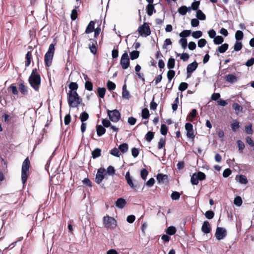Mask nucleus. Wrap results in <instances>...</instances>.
Instances as JSON below:
<instances>
[{
    "label": "nucleus",
    "mask_w": 254,
    "mask_h": 254,
    "mask_svg": "<svg viewBox=\"0 0 254 254\" xmlns=\"http://www.w3.org/2000/svg\"><path fill=\"white\" fill-rule=\"evenodd\" d=\"M166 144V139L165 138L162 137L160 139L159 141L158 144V148L159 149H161L165 147Z\"/></svg>",
    "instance_id": "32"
},
{
    "label": "nucleus",
    "mask_w": 254,
    "mask_h": 254,
    "mask_svg": "<svg viewBox=\"0 0 254 254\" xmlns=\"http://www.w3.org/2000/svg\"><path fill=\"white\" fill-rule=\"evenodd\" d=\"M19 89L20 92L23 95H26L28 93L27 87L22 83L19 84Z\"/></svg>",
    "instance_id": "25"
},
{
    "label": "nucleus",
    "mask_w": 254,
    "mask_h": 254,
    "mask_svg": "<svg viewBox=\"0 0 254 254\" xmlns=\"http://www.w3.org/2000/svg\"><path fill=\"white\" fill-rule=\"evenodd\" d=\"M168 131V128L166 125L162 124L161 126L160 131L162 134L165 135Z\"/></svg>",
    "instance_id": "50"
},
{
    "label": "nucleus",
    "mask_w": 254,
    "mask_h": 254,
    "mask_svg": "<svg viewBox=\"0 0 254 254\" xmlns=\"http://www.w3.org/2000/svg\"><path fill=\"white\" fill-rule=\"evenodd\" d=\"M175 74V72L173 70H169L167 72V78L169 80V81H171V80L173 78Z\"/></svg>",
    "instance_id": "42"
},
{
    "label": "nucleus",
    "mask_w": 254,
    "mask_h": 254,
    "mask_svg": "<svg viewBox=\"0 0 254 254\" xmlns=\"http://www.w3.org/2000/svg\"><path fill=\"white\" fill-rule=\"evenodd\" d=\"M206 43L207 41L205 39H200L198 41V46L200 48H203Z\"/></svg>",
    "instance_id": "51"
},
{
    "label": "nucleus",
    "mask_w": 254,
    "mask_h": 254,
    "mask_svg": "<svg viewBox=\"0 0 254 254\" xmlns=\"http://www.w3.org/2000/svg\"><path fill=\"white\" fill-rule=\"evenodd\" d=\"M179 43L181 45L183 48H184V49L186 48V47L187 46V44H188L187 40L186 39L181 38L179 40Z\"/></svg>",
    "instance_id": "54"
},
{
    "label": "nucleus",
    "mask_w": 254,
    "mask_h": 254,
    "mask_svg": "<svg viewBox=\"0 0 254 254\" xmlns=\"http://www.w3.org/2000/svg\"><path fill=\"white\" fill-rule=\"evenodd\" d=\"M228 48V44L225 43L218 48V51L220 53H223L227 51Z\"/></svg>",
    "instance_id": "28"
},
{
    "label": "nucleus",
    "mask_w": 254,
    "mask_h": 254,
    "mask_svg": "<svg viewBox=\"0 0 254 254\" xmlns=\"http://www.w3.org/2000/svg\"><path fill=\"white\" fill-rule=\"evenodd\" d=\"M201 231L205 234L209 233L211 231V227L209 222L205 221L201 227Z\"/></svg>",
    "instance_id": "15"
},
{
    "label": "nucleus",
    "mask_w": 254,
    "mask_h": 254,
    "mask_svg": "<svg viewBox=\"0 0 254 254\" xmlns=\"http://www.w3.org/2000/svg\"><path fill=\"white\" fill-rule=\"evenodd\" d=\"M237 145L239 147V149L242 151L245 148V145L244 143L240 140L237 141Z\"/></svg>",
    "instance_id": "60"
},
{
    "label": "nucleus",
    "mask_w": 254,
    "mask_h": 254,
    "mask_svg": "<svg viewBox=\"0 0 254 254\" xmlns=\"http://www.w3.org/2000/svg\"><path fill=\"white\" fill-rule=\"evenodd\" d=\"M126 204V201L123 198H120L116 202V206L120 209L123 208Z\"/></svg>",
    "instance_id": "16"
},
{
    "label": "nucleus",
    "mask_w": 254,
    "mask_h": 254,
    "mask_svg": "<svg viewBox=\"0 0 254 254\" xmlns=\"http://www.w3.org/2000/svg\"><path fill=\"white\" fill-rule=\"evenodd\" d=\"M149 112L147 108H144L142 110V117L143 119H147L149 117Z\"/></svg>",
    "instance_id": "39"
},
{
    "label": "nucleus",
    "mask_w": 254,
    "mask_h": 254,
    "mask_svg": "<svg viewBox=\"0 0 254 254\" xmlns=\"http://www.w3.org/2000/svg\"><path fill=\"white\" fill-rule=\"evenodd\" d=\"M234 203L238 206H241L242 203V199L241 197L240 196H237L235 197L234 200Z\"/></svg>",
    "instance_id": "44"
},
{
    "label": "nucleus",
    "mask_w": 254,
    "mask_h": 254,
    "mask_svg": "<svg viewBox=\"0 0 254 254\" xmlns=\"http://www.w3.org/2000/svg\"><path fill=\"white\" fill-rule=\"evenodd\" d=\"M119 149L117 148H114L111 150V154L115 156L119 157L120 154Z\"/></svg>",
    "instance_id": "57"
},
{
    "label": "nucleus",
    "mask_w": 254,
    "mask_h": 254,
    "mask_svg": "<svg viewBox=\"0 0 254 254\" xmlns=\"http://www.w3.org/2000/svg\"><path fill=\"white\" fill-rule=\"evenodd\" d=\"M137 30L139 35L142 37H146L151 33L150 27L147 23H144L139 26Z\"/></svg>",
    "instance_id": "6"
},
{
    "label": "nucleus",
    "mask_w": 254,
    "mask_h": 254,
    "mask_svg": "<svg viewBox=\"0 0 254 254\" xmlns=\"http://www.w3.org/2000/svg\"><path fill=\"white\" fill-rule=\"evenodd\" d=\"M242 48V44L240 42L237 41L234 46V49L235 51H240Z\"/></svg>",
    "instance_id": "49"
},
{
    "label": "nucleus",
    "mask_w": 254,
    "mask_h": 254,
    "mask_svg": "<svg viewBox=\"0 0 254 254\" xmlns=\"http://www.w3.org/2000/svg\"><path fill=\"white\" fill-rule=\"evenodd\" d=\"M120 64L124 69H127L129 66V59L127 53H125L122 56Z\"/></svg>",
    "instance_id": "9"
},
{
    "label": "nucleus",
    "mask_w": 254,
    "mask_h": 254,
    "mask_svg": "<svg viewBox=\"0 0 254 254\" xmlns=\"http://www.w3.org/2000/svg\"><path fill=\"white\" fill-rule=\"evenodd\" d=\"M147 13L148 15L151 16L153 11H155L154 6L153 4H148L146 6Z\"/></svg>",
    "instance_id": "23"
},
{
    "label": "nucleus",
    "mask_w": 254,
    "mask_h": 254,
    "mask_svg": "<svg viewBox=\"0 0 254 254\" xmlns=\"http://www.w3.org/2000/svg\"><path fill=\"white\" fill-rule=\"evenodd\" d=\"M139 52L137 51H133L130 53V59L132 60L136 59L138 58Z\"/></svg>",
    "instance_id": "36"
},
{
    "label": "nucleus",
    "mask_w": 254,
    "mask_h": 254,
    "mask_svg": "<svg viewBox=\"0 0 254 254\" xmlns=\"http://www.w3.org/2000/svg\"><path fill=\"white\" fill-rule=\"evenodd\" d=\"M85 88L89 91H92L93 89V85L91 82L87 80L85 83Z\"/></svg>",
    "instance_id": "48"
},
{
    "label": "nucleus",
    "mask_w": 254,
    "mask_h": 254,
    "mask_svg": "<svg viewBox=\"0 0 254 254\" xmlns=\"http://www.w3.org/2000/svg\"><path fill=\"white\" fill-rule=\"evenodd\" d=\"M68 103L70 107L75 108L80 103V100L76 91H69L68 95Z\"/></svg>",
    "instance_id": "2"
},
{
    "label": "nucleus",
    "mask_w": 254,
    "mask_h": 254,
    "mask_svg": "<svg viewBox=\"0 0 254 254\" xmlns=\"http://www.w3.org/2000/svg\"><path fill=\"white\" fill-rule=\"evenodd\" d=\"M197 66L198 64L196 62H193L188 65L187 68L188 77L191 75V73L197 68Z\"/></svg>",
    "instance_id": "14"
},
{
    "label": "nucleus",
    "mask_w": 254,
    "mask_h": 254,
    "mask_svg": "<svg viewBox=\"0 0 254 254\" xmlns=\"http://www.w3.org/2000/svg\"><path fill=\"white\" fill-rule=\"evenodd\" d=\"M29 82L31 86L36 91H39L41 83V77L36 68L33 69L29 78Z\"/></svg>",
    "instance_id": "1"
},
{
    "label": "nucleus",
    "mask_w": 254,
    "mask_h": 254,
    "mask_svg": "<svg viewBox=\"0 0 254 254\" xmlns=\"http://www.w3.org/2000/svg\"><path fill=\"white\" fill-rule=\"evenodd\" d=\"M188 87V85L187 83L182 82L179 86V90H180L181 91H185V90H186L187 89Z\"/></svg>",
    "instance_id": "52"
},
{
    "label": "nucleus",
    "mask_w": 254,
    "mask_h": 254,
    "mask_svg": "<svg viewBox=\"0 0 254 254\" xmlns=\"http://www.w3.org/2000/svg\"><path fill=\"white\" fill-rule=\"evenodd\" d=\"M185 129L187 130V136L188 138L193 139L195 135L193 130V126L190 123H187L185 125Z\"/></svg>",
    "instance_id": "13"
},
{
    "label": "nucleus",
    "mask_w": 254,
    "mask_h": 254,
    "mask_svg": "<svg viewBox=\"0 0 254 254\" xmlns=\"http://www.w3.org/2000/svg\"><path fill=\"white\" fill-rule=\"evenodd\" d=\"M94 29V22L93 21H91L88 24L85 32L87 34H89L90 33H92Z\"/></svg>",
    "instance_id": "22"
},
{
    "label": "nucleus",
    "mask_w": 254,
    "mask_h": 254,
    "mask_svg": "<svg viewBox=\"0 0 254 254\" xmlns=\"http://www.w3.org/2000/svg\"><path fill=\"white\" fill-rule=\"evenodd\" d=\"M30 165V162L28 158H26L23 161L21 168V181L24 184L27 180L29 175V169Z\"/></svg>",
    "instance_id": "3"
},
{
    "label": "nucleus",
    "mask_w": 254,
    "mask_h": 254,
    "mask_svg": "<svg viewBox=\"0 0 254 254\" xmlns=\"http://www.w3.org/2000/svg\"><path fill=\"white\" fill-rule=\"evenodd\" d=\"M196 17L201 20H204L206 18L205 14L200 10H197L196 11Z\"/></svg>",
    "instance_id": "30"
},
{
    "label": "nucleus",
    "mask_w": 254,
    "mask_h": 254,
    "mask_svg": "<svg viewBox=\"0 0 254 254\" xmlns=\"http://www.w3.org/2000/svg\"><path fill=\"white\" fill-rule=\"evenodd\" d=\"M243 33L242 31L238 30L235 33V38L237 41L241 40L243 39Z\"/></svg>",
    "instance_id": "40"
},
{
    "label": "nucleus",
    "mask_w": 254,
    "mask_h": 254,
    "mask_svg": "<svg viewBox=\"0 0 254 254\" xmlns=\"http://www.w3.org/2000/svg\"><path fill=\"white\" fill-rule=\"evenodd\" d=\"M115 170L114 168L112 166H109L107 169V173L109 175H114L115 174Z\"/></svg>",
    "instance_id": "61"
},
{
    "label": "nucleus",
    "mask_w": 254,
    "mask_h": 254,
    "mask_svg": "<svg viewBox=\"0 0 254 254\" xmlns=\"http://www.w3.org/2000/svg\"><path fill=\"white\" fill-rule=\"evenodd\" d=\"M70 116L69 114L66 115L64 119V123L65 125H68L70 122Z\"/></svg>",
    "instance_id": "63"
},
{
    "label": "nucleus",
    "mask_w": 254,
    "mask_h": 254,
    "mask_svg": "<svg viewBox=\"0 0 254 254\" xmlns=\"http://www.w3.org/2000/svg\"><path fill=\"white\" fill-rule=\"evenodd\" d=\"M231 173H232L231 170L230 169H229V168L226 169L223 171V176L225 178L228 177V176H229L231 175Z\"/></svg>",
    "instance_id": "59"
},
{
    "label": "nucleus",
    "mask_w": 254,
    "mask_h": 254,
    "mask_svg": "<svg viewBox=\"0 0 254 254\" xmlns=\"http://www.w3.org/2000/svg\"><path fill=\"white\" fill-rule=\"evenodd\" d=\"M214 43L216 45L222 44L224 41L223 38L221 36H215L213 40Z\"/></svg>",
    "instance_id": "27"
},
{
    "label": "nucleus",
    "mask_w": 254,
    "mask_h": 254,
    "mask_svg": "<svg viewBox=\"0 0 254 254\" xmlns=\"http://www.w3.org/2000/svg\"><path fill=\"white\" fill-rule=\"evenodd\" d=\"M101 150L99 148L95 149L92 152V157L96 158L101 155Z\"/></svg>",
    "instance_id": "26"
},
{
    "label": "nucleus",
    "mask_w": 254,
    "mask_h": 254,
    "mask_svg": "<svg viewBox=\"0 0 254 254\" xmlns=\"http://www.w3.org/2000/svg\"><path fill=\"white\" fill-rule=\"evenodd\" d=\"M55 45L51 44L49 46L48 51L45 55L44 62L47 66H50L52 64V60L55 53Z\"/></svg>",
    "instance_id": "4"
},
{
    "label": "nucleus",
    "mask_w": 254,
    "mask_h": 254,
    "mask_svg": "<svg viewBox=\"0 0 254 254\" xmlns=\"http://www.w3.org/2000/svg\"><path fill=\"white\" fill-rule=\"evenodd\" d=\"M199 22L197 19L193 18L191 21V25L192 27H196L199 25Z\"/></svg>",
    "instance_id": "64"
},
{
    "label": "nucleus",
    "mask_w": 254,
    "mask_h": 254,
    "mask_svg": "<svg viewBox=\"0 0 254 254\" xmlns=\"http://www.w3.org/2000/svg\"><path fill=\"white\" fill-rule=\"evenodd\" d=\"M227 235L226 229L223 227H217L216 230L215 236L217 240H221L223 239Z\"/></svg>",
    "instance_id": "10"
},
{
    "label": "nucleus",
    "mask_w": 254,
    "mask_h": 254,
    "mask_svg": "<svg viewBox=\"0 0 254 254\" xmlns=\"http://www.w3.org/2000/svg\"><path fill=\"white\" fill-rule=\"evenodd\" d=\"M202 32L201 31H196L192 33V36L195 39H198L201 37Z\"/></svg>",
    "instance_id": "47"
},
{
    "label": "nucleus",
    "mask_w": 254,
    "mask_h": 254,
    "mask_svg": "<svg viewBox=\"0 0 254 254\" xmlns=\"http://www.w3.org/2000/svg\"><path fill=\"white\" fill-rule=\"evenodd\" d=\"M175 61L173 58H170L167 63V67L169 69H172L175 67Z\"/></svg>",
    "instance_id": "29"
},
{
    "label": "nucleus",
    "mask_w": 254,
    "mask_h": 254,
    "mask_svg": "<svg viewBox=\"0 0 254 254\" xmlns=\"http://www.w3.org/2000/svg\"><path fill=\"white\" fill-rule=\"evenodd\" d=\"M128 148V145L127 143H123V144H121L119 147V150L122 153L126 152L127 151Z\"/></svg>",
    "instance_id": "33"
},
{
    "label": "nucleus",
    "mask_w": 254,
    "mask_h": 254,
    "mask_svg": "<svg viewBox=\"0 0 254 254\" xmlns=\"http://www.w3.org/2000/svg\"><path fill=\"white\" fill-rule=\"evenodd\" d=\"M125 178L129 186L134 190L137 191L139 188V186L137 184H134L132 178L128 171L126 173Z\"/></svg>",
    "instance_id": "11"
},
{
    "label": "nucleus",
    "mask_w": 254,
    "mask_h": 254,
    "mask_svg": "<svg viewBox=\"0 0 254 254\" xmlns=\"http://www.w3.org/2000/svg\"><path fill=\"white\" fill-rule=\"evenodd\" d=\"M176 232V229L175 227L173 226H170L167 228L166 232L170 235H172L175 234Z\"/></svg>",
    "instance_id": "38"
},
{
    "label": "nucleus",
    "mask_w": 254,
    "mask_h": 254,
    "mask_svg": "<svg viewBox=\"0 0 254 254\" xmlns=\"http://www.w3.org/2000/svg\"><path fill=\"white\" fill-rule=\"evenodd\" d=\"M206 176L204 173L201 172H198L197 173H194L192 175L190 179V182L193 185H196L198 183L199 180L202 181L205 179Z\"/></svg>",
    "instance_id": "7"
},
{
    "label": "nucleus",
    "mask_w": 254,
    "mask_h": 254,
    "mask_svg": "<svg viewBox=\"0 0 254 254\" xmlns=\"http://www.w3.org/2000/svg\"><path fill=\"white\" fill-rule=\"evenodd\" d=\"M103 223L104 226L110 229H113L117 226V222L116 220L112 217L106 216L103 218Z\"/></svg>",
    "instance_id": "5"
},
{
    "label": "nucleus",
    "mask_w": 254,
    "mask_h": 254,
    "mask_svg": "<svg viewBox=\"0 0 254 254\" xmlns=\"http://www.w3.org/2000/svg\"><path fill=\"white\" fill-rule=\"evenodd\" d=\"M232 107L235 110L237 115L242 112L243 110V108L237 103H234L232 105Z\"/></svg>",
    "instance_id": "24"
},
{
    "label": "nucleus",
    "mask_w": 254,
    "mask_h": 254,
    "mask_svg": "<svg viewBox=\"0 0 254 254\" xmlns=\"http://www.w3.org/2000/svg\"><path fill=\"white\" fill-rule=\"evenodd\" d=\"M226 80L230 83H235L237 81V77L233 74H228L226 76Z\"/></svg>",
    "instance_id": "21"
},
{
    "label": "nucleus",
    "mask_w": 254,
    "mask_h": 254,
    "mask_svg": "<svg viewBox=\"0 0 254 254\" xmlns=\"http://www.w3.org/2000/svg\"><path fill=\"white\" fill-rule=\"evenodd\" d=\"M107 113L110 120L113 122L116 123L119 121L121 118V114L117 110L112 111L108 110Z\"/></svg>",
    "instance_id": "8"
},
{
    "label": "nucleus",
    "mask_w": 254,
    "mask_h": 254,
    "mask_svg": "<svg viewBox=\"0 0 254 254\" xmlns=\"http://www.w3.org/2000/svg\"><path fill=\"white\" fill-rule=\"evenodd\" d=\"M107 86L108 89L110 91L114 90L116 88L115 84L111 81H108Z\"/></svg>",
    "instance_id": "46"
},
{
    "label": "nucleus",
    "mask_w": 254,
    "mask_h": 254,
    "mask_svg": "<svg viewBox=\"0 0 254 254\" xmlns=\"http://www.w3.org/2000/svg\"><path fill=\"white\" fill-rule=\"evenodd\" d=\"M69 88L70 90V91H76L78 88V85L75 82H71L69 84Z\"/></svg>",
    "instance_id": "43"
},
{
    "label": "nucleus",
    "mask_w": 254,
    "mask_h": 254,
    "mask_svg": "<svg viewBox=\"0 0 254 254\" xmlns=\"http://www.w3.org/2000/svg\"><path fill=\"white\" fill-rule=\"evenodd\" d=\"M190 7H187L186 6H182L179 8L178 12L180 14L182 15H185L186 14L188 11H190Z\"/></svg>",
    "instance_id": "20"
},
{
    "label": "nucleus",
    "mask_w": 254,
    "mask_h": 254,
    "mask_svg": "<svg viewBox=\"0 0 254 254\" xmlns=\"http://www.w3.org/2000/svg\"><path fill=\"white\" fill-rule=\"evenodd\" d=\"M148 171L145 169H143L141 171L140 175L142 179L145 180L148 175Z\"/></svg>",
    "instance_id": "55"
},
{
    "label": "nucleus",
    "mask_w": 254,
    "mask_h": 254,
    "mask_svg": "<svg viewBox=\"0 0 254 254\" xmlns=\"http://www.w3.org/2000/svg\"><path fill=\"white\" fill-rule=\"evenodd\" d=\"M154 137V133L152 131H148L145 135V139L148 142H150Z\"/></svg>",
    "instance_id": "37"
},
{
    "label": "nucleus",
    "mask_w": 254,
    "mask_h": 254,
    "mask_svg": "<svg viewBox=\"0 0 254 254\" xmlns=\"http://www.w3.org/2000/svg\"><path fill=\"white\" fill-rule=\"evenodd\" d=\"M31 59V55L30 52H28L26 56L25 65L28 66L30 64V60Z\"/></svg>",
    "instance_id": "45"
},
{
    "label": "nucleus",
    "mask_w": 254,
    "mask_h": 254,
    "mask_svg": "<svg viewBox=\"0 0 254 254\" xmlns=\"http://www.w3.org/2000/svg\"><path fill=\"white\" fill-rule=\"evenodd\" d=\"M214 213L212 211H207L205 212V217L209 219H212L214 217Z\"/></svg>",
    "instance_id": "56"
},
{
    "label": "nucleus",
    "mask_w": 254,
    "mask_h": 254,
    "mask_svg": "<svg viewBox=\"0 0 254 254\" xmlns=\"http://www.w3.org/2000/svg\"><path fill=\"white\" fill-rule=\"evenodd\" d=\"M231 128L233 131H235L237 129H238L239 127V123L238 121L235 120L233 123H232L231 125Z\"/></svg>",
    "instance_id": "34"
},
{
    "label": "nucleus",
    "mask_w": 254,
    "mask_h": 254,
    "mask_svg": "<svg viewBox=\"0 0 254 254\" xmlns=\"http://www.w3.org/2000/svg\"><path fill=\"white\" fill-rule=\"evenodd\" d=\"M106 89L105 88H98L97 89V92L99 96L101 98H103L104 97L105 93H106Z\"/></svg>",
    "instance_id": "31"
},
{
    "label": "nucleus",
    "mask_w": 254,
    "mask_h": 254,
    "mask_svg": "<svg viewBox=\"0 0 254 254\" xmlns=\"http://www.w3.org/2000/svg\"><path fill=\"white\" fill-rule=\"evenodd\" d=\"M102 123L103 126L105 127H108L111 126L110 121L107 119H103Z\"/></svg>",
    "instance_id": "62"
},
{
    "label": "nucleus",
    "mask_w": 254,
    "mask_h": 254,
    "mask_svg": "<svg viewBox=\"0 0 254 254\" xmlns=\"http://www.w3.org/2000/svg\"><path fill=\"white\" fill-rule=\"evenodd\" d=\"M180 197V194L177 191H174L171 194V198L173 200H178Z\"/></svg>",
    "instance_id": "53"
},
{
    "label": "nucleus",
    "mask_w": 254,
    "mask_h": 254,
    "mask_svg": "<svg viewBox=\"0 0 254 254\" xmlns=\"http://www.w3.org/2000/svg\"><path fill=\"white\" fill-rule=\"evenodd\" d=\"M190 34V30H185L180 33L179 36L181 37L184 38L189 36Z\"/></svg>",
    "instance_id": "41"
},
{
    "label": "nucleus",
    "mask_w": 254,
    "mask_h": 254,
    "mask_svg": "<svg viewBox=\"0 0 254 254\" xmlns=\"http://www.w3.org/2000/svg\"><path fill=\"white\" fill-rule=\"evenodd\" d=\"M106 175V171L105 169L102 168H99L98 171L95 177V181L96 182L99 184L101 183L102 180L105 177V176Z\"/></svg>",
    "instance_id": "12"
},
{
    "label": "nucleus",
    "mask_w": 254,
    "mask_h": 254,
    "mask_svg": "<svg viewBox=\"0 0 254 254\" xmlns=\"http://www.w3.org/2000/svg\"><path fill=\"white\" fill-rule=\"evenodd\" d=\"M236 180L242 184H246L248 183L247 177L244 175H237L236 177Z\"/></svg>",
    "instance_id": "18"
},
{
    "label": "nucleus",
    "mask_w": 254,
    "mask_h": 254,
    "mask_svg": "<svg viewBox=\"0 0 254 254\" xmlns=\"http://www.w3.org/2000/svg\"><path fill=\"white\" fill-rule=\"evenodd\" d=\"M157 180L159 183H165L168 179V176L166 175L159 174L157 176Z\"/></svg>",
    "instance_id": "17"
},
{
    "label": "nucleus",
    "mask_w": 254,
    "mask_h": 254,
    "mask_svg": "<svg viewBox=\"0 0 254 254\" xmlns=\"http://www.w3.org/2000/svg\"><path fill=\"white\" fill-rule=\"evenodd\" d=\"M89 118V115L86 112H83L81 114L80 116V119L82 123H84L85 121H87Z\"/></svg>",
    "instance_id": "35"
},
{
    "label": "nucleus",
    "mask_w": 254,
    "mask_h": 254,
    "mask_svg": "<svg viewBox=\"0 0 254 254\" xmlns=\"http://www.w3.org/2000/svg\"><path fill=\"white\" fill-rule=\"evenodd\" d=\"M97 134L99 136H102L105 132L106 129L101 125H98L96 127Z\"/></svg>",
    "instance_id": "19"
},
{
    "label": "nucleus",
    "mask_w": 254,
    "mask_h": 254,
    "mask_svg": "<svg viewBox=\"0 0 254 254\" xmlns=\"http://www.w3.org/2000/svg\"><path fill=\"white\" fill-rule=\"evenodd\" d=\"M71 18L72 20H75L77 17V12L75 9H73L71 11L70 15Z\"/></svg>",
    "instance_id": "58"
}]
</instances>
